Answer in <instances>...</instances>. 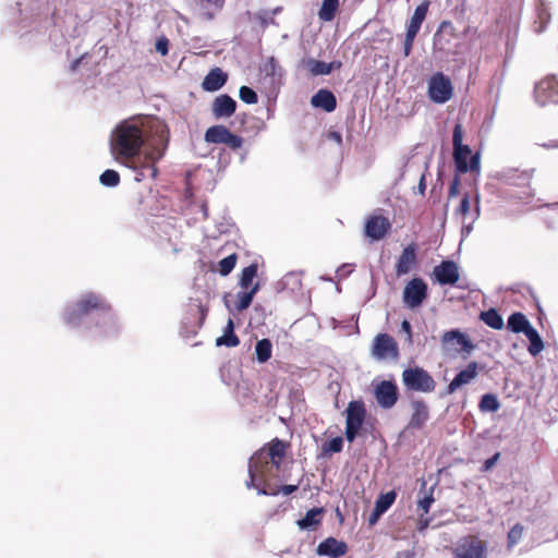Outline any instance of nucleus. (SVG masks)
I'll return each instance as SVG.
<instances>
[{
    "label": "nucleus",
    "instance_id": "obj_11",
    "mask_svg": "<svg viewBox=\"0 0 558 558\" xmlns=\"http://www.w3.org/2000/svg\"><path fill=\"white\" fill-rule=\"evenodd\" d=\"M205 141L211 144H225L232 150L242 147L243 138L230 132V130L221 124L213 125L205 132Z\"/></svg>",
    "mask_w": 558,
    "mask_h": 558
},
{
    "label": "nucleus",
    "instance_id": "obj_41",
    "mask_svg": "<svg viewBox=\"0 0 558 558\" xmlns=\"http://www.w3.org/2000/svg\"><path fill=\"white\" fill-rule=\"evenodd\" d=\"M236 260H238V255L235 253H232L229 256L222 258L218 263V272L221 276H228L235 267Z\"/></svg>",
    "mask_w": 558,
    "mask_h": 558
},
{
    "label": "nucleus",
    "instance_id": "obj_18",
    "mask_svg": "<svg viewBox=\"0 0 558 558\" xmlns=\"http://www.w3.org/2000/svg\"><path fill=\"white\" fill-rule=\"evenodd\" d=\"M480 368L481 367L477 362H475V361L470 362L466 365V367L464 369L460 371L456 375V377L450 381V384L447 386V393L452 395L461 386L468 385L472 380H474L478 375Z\"/></svg>",
    "mask_w": 558,
    "mask_h": 558
},
{
    "label": "nucleus",
    "instance_id": "obj_10",
    "mask_svg": "<svg viewBox=\"0 0 558 558\" xmlns=\"http://www.w3.org/2000/svg\"><path fill=\"white\" fill-rule=\"evenodd\" d=\"M427 296V283L422 278H413L405 284L402 300L408 308L415 310L423 304Z\"/></svg>",
    "mask_w": 558,
    "mask_h": 558
},
{
    "label": "nucleus",
    "instance_id": "obj_39",
    "mask_svg": "<svg viewBox=\"0 0 558 558\" xmlns=\"http://www.w3.org/2000/svg\"><path fill=\"white\" fill-rule=\"evenodd\" d=\"M257 265L251 264L250 266L243 268L240 277L239 284L242 289L247 290L252 288V283L254 278L257 276Z\"/></svg>",
    "mask_w": 558,
    "mask_h": 558
},
{
    "label": "nucleus",
    "instance_id": "obj_20",
    "mask_svg": "<svg viewBox=\"0 0 558 558\" xmlns=\"http://www.w3.org/2000/svg\"><path fill=\"white\" fill-rule=\"evenodd\" d=\"M457 37V31L452 22L442 21L434 37V46L440 51H448L451 47V39Z\"/></svg>",
    "mask_w": 558,
    "mask_h": 558
},
{
    "label": "nucleus",
    "instance_id": "obj_8",
    "mask_svg": "<svg viewBox=\"0 0 558 558\" xmlns=\"http://www.w3.org/2000/svg\"><path fill=\"white\" fill-rule=\"evenodd\" d=\"M441 349L445 353H471L475 345L469 336L459 329L445 331L440 339Z\"/></svg>",
    "mask_w": 558,
    "mask_h": 558
},
{
    "label": "nucleus",
    "instance_id": "obj_30",
    "mask_svg": "<svg viewBox=\"0 0 558 558\" xmlns=\"http://www.w3.org/2000/svg\"><path fill=\"white\" fill-rule=\"evenodd\" d=\"M532 327L524 314L515 312L508 318V328L515 333H525Z\"/></svg>",
    "mask_w": 558,
    "mask_h": 558
},
{
    "label": "nucleus",
    "instance_id": "obj_52",
    "mask_svg": "<svg viewBox=\"0 0 558 558\" xmlns=\"http://www.w3.org/2000/svg\"><path fill=\"white\" fill-rule=\"evenodd\" d=\"M458 184H459V180H458V178H454V180L452 181V183L449 187V196L450 197H453L458 194Z\"/></svg>",
    "mask_w": 558,
    "mask_h": 558
},
{
    "label": "nucleus",
    "instance_id": "obj_50",
    "mask_svg": "<svg viewBox=\"0 0 558 558\" xmlns=\"http://www.w3.org/2000/svg\"><path fill=\"white\" fill-rule=\"evenodd\" d=\"M500 457V453L499 452H496L492 458L487 459L484 464H483V468L482 470L483 471H488L490 470L497 462V460L499 459Z\"/></svg>",
    "mask_w": 558,
    "mask_h": 558
},
{
    "label": "nucleus",
    "instance_id": "obj_14",
    "mask_svg": "<svg viewBox=\"0 0 558 558\" xmlns=\"http://www.w3.org/2000/svg\"><path fill=\"white\" fill-rule=\"evenodd\" d=\"M486 543L477 536H468L457 546L453 558H486Z\"/></svg>",
    "mask_w": 558,
    "mask_h": 558
},
{
    "label": "nucleus",
    "instance_id": "obj_5",
    "mask_svg": "<svg viewBox=\"0 0 558 558\" xmlns=\"http://www.w3.org/2000/svg\"><path fill=\"white\" fill-rule=\"evenodd\" d=\"M275 468L266 453V447L256 451L248 461L250 480L246 483L248 488L254 487L259 490L263 485L268 483V473Z\"/></svg>",
    "mask_w": 558,
    "mask_h": 558
},
{
    "label": "nucleus",
    "instance_id": "obj_13",
    "mask_svg": "<svg viewBox=\"0 0 558 558\" xmlns=\"http://www.w3.org/2000/svg\"><path fill=\"white\" fill-rule=\"evenodd\" d=\"M534 95L541 106L558 104V77L550 75L539 81L535 86Z\"/></svg>",
    "mask_w": 558,
    "mask_h": 558
},
{
    "label": "nucleus",
    "instance_id": "obj_15",
    "mask_svg": "<svg viewBox=\"0 0 558 558\" xmlns=\"http://www.w3.org/2000/svg\"><path fill=\"white\" fill-rule=\"evenodd\" d=\"M374 397L378 405L383 409H391L399 399L398 387L392 380H383L376 385Z\"/></svg>",
    "mask_w": 558,
    "mask_h": 558
},
{
    "label": "nucleus",
    "instance_id": "obj_26",
    "mask_svg": "<svg viewBox=\"0 0 558 558\" xmlns=\"http://www.w3.org/2000/svg\"><path fill=\"white\" fill-rule=\"evenodd\" d=\"M311 104L315 108H322L326 112H332L337 107V99L330 90L319 89L312 97Z\"/></svg>",
    "mask_w": 558,
    "mask_h": 558
},
{
    "label": "nucleus",
    "instance_id": "obj_56",
    "mask_svg": "<svg viewBox=\"0 0 558 558\" xmlns=\"http://www.w3.org/2000/svg\"><path fill=\"white\" fill-rule=\"evenodd\" d=\"M420 187H425L424 183H423V179L421 180V183H420Z\"/></svg>",
    "mask_w": 558,
    "mask_h": 558
},
{
    "label": "nucleus",
    "instance_id": "obj_21",
    "mask_svg": "<svg viewBox=\"0 0 558 558\" xmlns=\"http://www.w3.org/2000/svg\"><path fill=\"white\" fill-rule=\"evenodd\" d=\"M416 244L411 243L403 248L396 263V275L398 277L409 274L416 266Z\"/></svg>",
    "mask_w": 558,
    "mask_h": 558
},
{
    "label": "nucleus",
    "instance_id": "obj_48",
    "mask_svg": "<svg viewBox=\"0 0 558 558\" xmlns=\"http://www.w3.org/2000/svg\"><path fill=\"white\" fill-rule=\"evenodd\" d=\"M434 502V497L430 494L429 496H425L423 499L418 500V508L423 510L424 513H428L430 505Z\"/></svg>",
    "mask_w": 558,
    "mask_h": 558
},
{
    "label": "nucleus",
    "instance_id": "obj_16",
    "mask_svg": "<svg viewBox=\"0 0 558 558\" xmlns=\"http://www.w3.org/2000/svg\"><path fill=\"white\" fill-rule=\"evenodd\" d=\"M391 229L390 220L383 215H371L364 226L365 235L372 241L383 240Z\"/></svg>",
    "mask_w": 558,
    "mask_h": 558
},
{
    "label": "nucleus",
    "instance_id": "obj_47",
    "mask_svg": "<svg viewBox=\"0 0 558 558\" xmlns=\"http://www.w3.org/2000/svg\"><path fill=\"white\" fill-rule=\"evenodd\" d=\"M470 207H471L470 197L468 194H464L460 202V205L457 209V214H459L463 219H465L470 213Z\"/></svg>",
    "mask_w": 558,
    "mask_h": 558
},
{
    "label": "nucleus",
    "instance_id": "obj_31",
    "mask_svg": "<svg viewBox=\"0 0 558 558\" xmlns=\"http://www.w3.org/2000/svg\"><path fill=\"white\" fill-rule=\"evenodd\" d=\"M259 290V283L256 282L248 291H241L236 294V302L234 305V308L236 312H243L246 310L251 304L252 301Z\"/></svg>",
    "mask_w": 558,
    "mask_h": 558
},
{
    "label": "nucleus",
    "instance_id": "obj_34",
    "mask_svg": "<svg viewBox=\"0 0 558 558\" xmlns=\"http://www.w3.org/2000/svg\"><path fill=\"white\" fill-rule=\"evenodd\" d=\"M421 25L409 22L407 26L405 38L403 43V53L404 57H409L412 52L413 44L416 35L418 34Z\"/></svg>",
    "mask_w": 558,
    "mask_h": 558
},
{
    "label": "nucleus",
    "instance_id": "obj_19",
    "mask_svg": "<svg viewBox=\"0 0 558 558\" xmlns=\"http://www.w3.org/2000/svg\"><path fill=\"white\" fill-rule=\"evenodd\" d=\"M412 414L408 422V429H422L429 420V410L424 400L411 402Z\"/></svg>",
    "mask_w": 558,
    "mask_h": 558
},
{
    "label": "nucleus",
    "instance_id": "obj_33",
    "mask_svg": "<svg viewBox=\"0 0 558 558\" xmlns=\"http://www.w3.org/2000/svg\"><path fill=\"white\" fill-rule=\"evenodd\" d=\"M525 337L529 339L530 344L527 351L531 355L536 356L544 349V342L538 335L537 330L532 326L525 333Z\"/></svg>",
    "mask_w": 558,
    "mask_h": 558
},
{
    "label": "nucleus",
    "instance_id": "obj_7",
    "mask_svg": "<svg viewBox=\"0 0 558 558\" xmlns=\"http://www.w3.org/2000/svg\"><path fill=\"white\" fill-rule=\"evenodd\" d=\"M345 414V438L352 442L356 438L366 417L364 402L361 400L350 401Z\"/></svg>",
    "mask_w": 558,
    "mask_h": 558
},
{
    "label": "nucleus",
    "instance_id": "obj_2",
    "mask_svg": "<svg viewBox=\"0 0 558 558\" xmlns=\"http://www.w3.org/2000/svg\"><path fill=\"white\" fill-rule=\"evenodd\" d=\"M93 312L104 314L105 323L114 327L110 304L102 296L92 292L82 295L74 304L68 306L63 313V319L68 325L76 327Z\"/></svg>",
    "mask_w": 558,
    "mask_h": 558
},
{
    "label": "nucleus",
    "instance_id": "obj_28",
    "mask_svg": "<svg viewBox=\"0 0 558 558\" xmlns=\"http://www.w3.org/2000/svg\"><path fill=\"white\" fill-rule=\"evenodd\" d=\"M323 513V508H313L308 510L305 517L298 521L299 527L301 530H311L317 527L322 522Z\"/></svg>",
    "mask_w": 558,
    "mask_h": 558
},
{
    "label": "nucleus",
    "instance_id": "obj_51",
    "mask_svg": "<svg viewBox=\"0 0 558 558\" xmlns=\"http://www.w3.org/2000/svg\"><path fill=\"white\" fill-rule=\"evenodd\" d=\"M156 49L162 56L167 54L168 53V40L167 39L158 40L157 45H156Z\"/></svg>",
    "mask_w": 558,
    "mask_h": 558
},
{
    "label": "nucleus",
    "instance_id": "obj_53",
    "mask_svg": "<svg viewBox=\"0 0 558 558\" xmlns=\"http://www.w3.org/2000/svg\"><path fill=\"white\" fill-rule=\"evenodd\" d=\"M329 137L335 140L337 143L341 144L342 143V136L340 133L338 132H330L329 133Z\"/></svg>",
    "mask_w": 558,
    "mask_h": 558
},
{
    "label": "nucleus",
    "instance_id": "obj_27",
    "mask_svg": "<svg viewBox=\"0 0 558 558\" xmlns=\"http://www.w3.org/2000/svg\"><path fill=\"white\" fill-rule=\"evenodd\" d=\"M308 71L312 75H327L330 74V72L333 69H339L341 66L340 61H333L330 63H326L324 61L315 60V59H308L307 62Z\"/></svg>",
    "mask_w": 558,
    "mask_h": 558
},
{
    "label": "nucleus",
    "instance_id": "obj_37",
    "mask_svg": "<svg viewBox=\"0 0 558 558\" xmlns=\"http://www.w3.org/2000/svg\"><path fill=\"white\" fill-rule=\"evenodd\" d=\"M339 7V0H324L318 16L322 21L329 22L335 19Z\"/></svg>",
    "mask_w": 558,
    "mask_h": 558
},
{
    "label": "nucleus",
    "instance_id": "obj_55",
    "mask_svg": "<svg viewBox=\"0 0 558 558\" xmlns=\"http://www.w3.org/2000/svg\"><path fill=\"white\" fill-rule=\"evenodd\" d=\"M380 515H376V507L374 508V511L371 515V519H369V522L373 524L377 521V519L379 518Z\"/></svg>",
    "mask_w": 558,
    "mask_h": 558
},
{
    "label": "nucleus",
    "instance_id": "obj_1",
    "mask_svg": "<svg viewBox=\"0 0 558 558\" xmlns=\"http://www.w3.org/2000/svg\"><path fill=\"white\" fill-rule=\"evenodd\" d=\"M147 140L144 125L136 120H125L119 123L111 137V151L117 161L130 169H136L135 160Z\"/></svg>",
    "mask_w": 558,
    "mask_h": 558
},
{
    "label": "nucleus",
    "instance_id": "obj_49",
    "mask_svg": "<svg viewBox=\"0 0 558 558\" xmlns=\"http://www.w3.org/2000/svg\"><path fill=\"white\" fill-rule=\"evenodd\" d=\"M401 329L407 333V340L409 343H412L413 337H412V327L411 324L404 319L401 324Z\"/></svg>",
    "mask_w": 558,
    "mask_h": 558
},
{
    "label": "nucleus",
    "instance_id": "obj_43",
    "mask_svg": "<svg viewBox=\"0 0 558 558\" xmlns=\"http://www.w3.org/2000/svg\"><path fill=\"white\" fill-rule=\"evenodd\" d=\"M429 4H430V2L428 0H425L421 4H418L415 8V11H414L410 22L422 26V23L424 22L426 15L428 13Z\"/></svg>",
    "mask_w": 558,
    "mask_h": 558
},
{
    "label": "nucleus",
    "instance_id": "obj_40",
    "mask_svg": "<svg viewBox=\"0 0 558 558\" xmlns=\"http://www.w3.org/2000/svg\"><path fill=\"white\" fill-rule=\"evenodd\" d=\"M500 407L497 397L493 393H486L481 398L478 408L483 412H496Z\"/></svg>",
    "mask_w": 558,
    "mask_h": 558
},
{
    "label": "nucleus",
    "instance_id": "obj_32",
    "mask_svg": "<svg viewBox=\"0 0 558 558\" xmlns=\"http://www.w3.org/2000/svg\"><path fill=\"white\" fill-rule=\"evenodd\" d=\"M480 319L484 322L488 327L500 330L504 327V319L501 315L495 310L489 308L480 314Z\"/></svg>",
    "mask_w": 558,
    "mask_h": 558
},
{
    "label": "nucleus",
    "instance_id": "obj_6",
    "mask_svg": "<svg viewBox=\"0 0 558 558\" xmlns=\"http://www.w3.org/2000/svg\"><path fill=\"white\" fill-rule=\"evenodd\" d=\"M402 381L408 390L424 393L433 392L436 381L433 376L423 367H408L402 372Z\"/></svg>",
    "mask_w": 558,
    "mask_h": 558
},
{
    "label": "nucleus",
    "instance_id": "obj_9",
    "mask_svg": "<svg viewBox=\"0 0 558 558\" xmlns=\"http://www.w3.org/2000/svg\"><path fill=\"white\" fill-rule=\"evenodd\" d=\"M428 97L435 104H445L451 99L453 86L448 76L442 72H436L428 81Z\"/></svg>",
    "mask_w": 558,
    "mask_h": 558
},
{
    "label": "nucleus",
    "instance_id": "obj_23",
    "mask_svg": "<svg viewBox=\"0 0 558 558\" xmlns=\"http://www.w3.org/2000/svg\"><path fill=\"white\" fill-rule=\"evenodd\" d=\"M235 100L227 94L217 96L211 105V111L216 119L229 118L235 112Z\"/></svg>",
    "mask_w": 558,
    "mask_h": 558
},
{
    "label": "nucleus",
    "instance_id": "obj_12",
    "mask_svg": "<svg viewBox=\"0 0 558 558\" xmlns=\"http://www.w3.org/2000/svg\"><path fill=\"white\" fill-rule=\"evenodd\" d=\"M372 354L377 360L398 361L400 356L397 341L388 333H378L374 338Z\"/></svg>",
    "mask_w": 558,
    "mask_h": 558
},
{
    "label": "nucleus",
    "instance_id": "obj_36",
    "mask_svg": "<svg viewBox=\"0 0 558 558\" xmlns=\"http://www.w3.org/2000/svg\"><path fill=\"white\" fill-rule=\"evenodd\" d=\"M298 488H299V484H295V485H292V484L291 485H282L280 487L272 488L267 483L266 485H263L257 493H258V495H270V496H276V495L281 493V494L288 496V495H291L294 492H296Z\"/></svg>",
    "mask_w": 558,
    "mask_h": 558
},
{
    "label": "nucleus",
    "instance_id": "obj_25",
    "mask_svg": "<svg viewBox=\"0 0 558 558\" xmlns=\"http://www.w3.org/2000/svg\"><path fill=\"white\" fill-rule=\"evenodd\" d=\"M227 80L228 75L221 69L215 68L205 76L202 86L206 92H216L226 84Z\"/></svg>",
    "mask_w": 558,
    "mask_h": 558
},
{
    "label": "nucleus",
    "instance_id": "obj_45",
    "mask_svg": "<svg viewBox=\"0 0 558 558\" xmlns=\"http://www.w3.org/2000/svg\"><path fill=\"white\" fill-rule=\"evenodd\" d=\"M239 96L247 105H254L258 101L257 94L248 86H242L239 90Z\"/></svg>",
    "mask_w": 558,
    "mask_h": 558
},
{
    "label": "nucleus",
    "instance_id": "obj_22",
    "mask_svg": "<svg viewBox=\"0 0 558 558\" xmlns=\"http://www.w3.org/2000/svg\"><path fill=\"white\" fill-rule=\"evenodd\" d=\"M348 546L344 542L338 541L335 537H327L323 541L316 549L318 556H327L330 558H338L345 555Z\"/></svg>",
    "mask_w": 558,
    "mask_h": 558
},
{
    "label": "nucleus",
    "instance_id": "obj_44",
    "mask_svg": "<svg viewBox=\"0 0 558 558\" xmlns=\"http://www.w3.org/2000/svg\"><path fill=\"white\" fill-rule=\"evenodd\" d=\"M523 531H524V527L520 523L514 524L510 529V531L508 532V535H507L508 548H511L519 543V541L521 539V537L523 535Z\"/></svg>",
    "mask_w": 558,
    "mask_h": 558
},
{
    "label": "nucleus",
    "instance_id": "obj_35",
    "mask_svg": "<svg viewBox=\"0 0 558 558\" xmlns=\"http://www.w3.org/2000/svg\"><path fill=\"white\" fill-rule=\"evenodd\" d=\"M272 344L269 339H262L256 342L255 353L259 363H266L271 357Z\"/></svg>",
    "mask_w": 558,
    "mask_h": 558
},
{
    "label": "nucleus",
    "instance_id": "obj_46",
    "mask_svg": "<svg viewBox=\"0 0 558 558\" xmlns=\"http://www.w3.org/2000/svg\"><path fill=\"white\" fill-rule=\"evenodd\" d=\"M343 448V440L341 437H335L329 441H326L323 446V450L325 453H337L340 452Z\"/></svg>",
    "mask_w": 558,
    "mask_h": 558
},
{
    "label": "nucleus",
    "instance_id": "obj_54",
    "mask_svg": "<svg viewBox=\"0 0 558 558\" xmlns=\"http://www.w3.org/2000/svg\"><path fill=\"white\" fill-rule=\"evenodd\" d=\"M198 311L201 312V318L204 319L207 314V308L204 307L202 304H198Z\"/></svg>",
    "mask_w": 558,
    "mask_h": 558
},
{
    "label": "nucleus",
    "instance_id": "obj_4",
    "mask_svg": "<svg viewBox=\"0 0 558 558\" xmlns=\"http://www.w3.org/2000/svg\"><path fill=\"white\" fill-rule=\"evenodd\" d=\"M463 132L462 125L456 124L452 134L453 143V159L457 170L461 173H465L469 170H477L480 161L477 156H471V149L468 145L462 144Z\"/></svg>",
    "mask_w": 558,
    "mask_h": 558
},
{
    "label": "nucleus",
    "instance_id": "obj_42",
    "mask_svg": "<svg viewBox=\"0 0 558 558\" xmlns=\"http://www.w3.org/2000/svg\"><path fill=\"white\" fill-rule=\"evenodd\" d=\"M99 181L105 186L114 187L120 183V174L116 170L107 169L100 174Z\"/></svg>",
    "mask_w": 558,
    "mask_h": 558
},
{
    "label": "nucleus",
    "instance_id": "obj_24",
    "mask_svg": "<svg viewBox=\"0 0 558 558\" xmlns=\"http://www.w3.org/2000/svg\"><path fill=\"white\" fill-rule=\"evenodd\" d=\"M289 444L284 442L279 438H274L266 447V453L271 460V465L278 470L281 465L283 458L286 457Z\"/></svg>",
    "mask_w": 558,
    "mask_h": 558
},
{
    "label": "nucleus",
    "instance_id": "obj_29",
    "mask_svg": "<svg viewBox=\"0 0 558 558\" xmlns=\"http://www.w3.org/2000/svg\"><path fill=\"white\" fill-rule=\"evenodd\" d=\"M240 344L239 337L234 333V324L231 318H229L227 326L225 328L223 336L217 338L216 345L221 347L226 345L228 348H234Z\"/></svg>",
    "mask_w": 558,
    "mask_h": 558
},
{
    "label": "nucleus",
    "instance_id": "obj_17",
    "mask_svg": "<svg viewBox=\"0 0 558 558\" xmlns=\"http://www.w3.org/2000/svg\"><path fill=\"white\" fill-rule=\"evenodd\" d=\"M435 280L441 284L454 286L460 278L458 265L453 260H442L433 269Z\"/></svg>",
    "mask_w": 558,
    "mask_h": 558
},
{
    "label": "nucleus",
    "instance_id": "obj_3",
    "mask_svg": "<svg viewBox=\"0 0 558 558\" xmlns=\"http://www.w3.org/2000/svg\"><path fill=\"white\" fill-rule=\"evenodd\" d=\"M156 135L157 144L147 149L143 157L138 154L140 159L135 160V165L137 167L133 170L137 172L136 181H142L143 178L146 177V171L153 179H155L158 174L156 162L165 156V153L168 148L169 132L167 126L165 124L158 123L156 126Z\"/></svg>",
    "mask_w": 558,
    "mask_h": 558
},
{
    "label": "nucleus",
    "instance_id": "obj_38",
    "mask_svg": "<svg viewBox=\"0 0 558 558\" xmlns=\"http://www.w3.org/2000/svg\"><path fill=\"white\" fill-rule=\"evenodd\" d=\"M396 497L397 494L393 490L381 494L375 502L376 515H381L384 512H386L395 502Z\"/></svg>",
    "mask_w": 558,
    "mask_h": 558
}]
</instances>
